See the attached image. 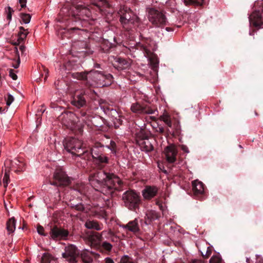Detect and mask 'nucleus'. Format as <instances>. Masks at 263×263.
Instances as JSON below:
<instances>
[{"label":"nucleus","instance_id":"obj_61","mask_svg":"<svg viewBox=\"0 0 263 263\" xmlns=\"http://www.w3.org/2000/svg\"><path fill=\"white\" fill-rule=\"evenodd\" d=\"M110 240H111L112 241H114V242L117 241V240H118L117 237L115 235H114V236H113L110 237Z\"/></svg>","mask_w":263,"mask_h":263},{"label":"nucleus","instance_id":"obj_63","mask_svg":"<svg viewBox=\"0 0 263 263\" xmlns=\"http://www.w3.org/2000/svg\"><path fill=\"white\" fill-rule=\"evenodd\" d=\"M6 109H8V107L3 108L2 107H0V112H4Z\"/></svg>","mask_w":263,"mask_h":263},{"label":"nucleus","instance_id":"obj_50","mask_svg":"<svg viewBox=\"0 0 263 263\" xmlns=\"http://www.w3.org/2000/svg\"><path fill=\"white\" fill-rule=\"evenodd\" d=\"M45 110V108H44V106H42L41 108L37 110V114H36L37 116H40L41 115Z\"/></svg>","mask_w":263,"mask_h":263},{"label":"nucleus","instance_id":"obj_62","mask_svg":"<svg viewBox=\"0 0 263 263\" xmlns=\"http://www.w3.org/2000/svg\"><path fill=\"white\" fill-rule=\"evenodd\" d=\"M20 50L22 51V52H23L25 50V47L24 45H21L20 46Z\"/></svg>","mask_w":263,"mask_h":263},{"label":"nucleus","instance_id":"obj_22","mask_svg":"<svg viewBox=\"0 0 263 263\" xmlns=\"http://www.w3.org/2000/svg\"><path fill=\"white\" fill-rule=\"evenodd\" d=\"M103 147L104 145L102 143L100 142H96L90 150H88L90 155L88 156V157H87L85 159H89L90 157H92V158H93L96 157H98V156L100 155H101L104 154Z\"/></svg>","mask_w":263,"mask_h":263},{"label":"nucleus","instance_id":"obj_40","mask_svg":"<svg viewBox=\"0 0 263 263\" xmlns=\"http://www.w3.org/2000/svg\"><path fill=\"white\" fill-rule=\"evenodd\" d=\"M41 72V76L43 77L44 75V80L46 81L48 77V69L45 66H42L41 68H40Z\"/></svg>","mask_w":263,"mask_h":263},{"label":"nucleus","instance_id":"obj_46","mask_svg":"<svg viewBox=\"0 0 263 263\" xmlns=\"http://www.w3.org/2000/svg\"><path fill=\"white\" fill-rule=\"evenodd\" d=\"M13 12V9L10 7H8L7 12V18L8 20H11L12 18V13Z\"/></svg>","mask_w":263,"mask_h":263},{"label":"nucleus","instance_id":"obj_2","mask_svg":"<svg viewBox=\"0 0 263 263\" xmlns=\"http://www.w3.org/2000/svg\"><path fill=\"white\" fill-rule=\"evenodd\" d=\"M89 180L92 186L98 190L101 189L105 195H112L115 191L122 190L123 182L112 173H107L103 169H98L91 174Z\"/></svg>","mask_w":263,"mask_h":263},{"label":"nucleus","instance_id":"obj_19","mask_svg":"<svg viewBox=\"0 0 263 263\" xmlns=\"http://www.w3.org/2000/svg\"><path fill=\"white\" fill-rule=\"evenodd\" d=\"M160 119L163 121L168 127L171 128V131H175L176 135L180 134V127L178 124L174 123L173 124L170 115L167 114H164L160 117Z\"/></svg>","mask_w":263,"mask_h":263},{"label":"nucleus","instance_id":"obj_52","mask_svg":"<svg viewBox=\"0 0 263 263\" xmlns=\"http://www.w3.org/2000/svg\"><path fill=\"white\" fill-rule=\"evenodd\" d=\"M180 147L181 149L185 153H188L189 152L188 147L185 145H180Z\"/></svg>","mask_w":263,"mask_h":263},{"label":"nucleus","instance_id":"obj_24","mask_svg":"<svg viewBox=\"0 0 263 263\" xmlns=\"http://www.w3.org/2000/svg\"><path fill=\"white\" fill-rule=\"evenodd\" d=\"M192 190L195 196L201 198L204 193V184L200 181L195 180L192 182Z\"/></svg>","mask_w":263,"mask_h":263},{"label":"nucleus","instance_id":"obj_15","mask_svg":"<svg viewBox=\"0 0 263 263\" xmlns=\"http://www.w3.org/2000/svg\"><path fill=\"white\" fill-rule=\"evenodd\" d=\"M163 152L168 163L172 164L176 161L178 150L175 145H168L165 147Z\"/></svg>","mask_w":263,"mask_h":263},{"label":"nucleus","instance_id":"obj_33","mask_svg":"<svg viewBox=\"0 0 263 263\" xmlns=\"http://www.w3.org/2000/svg\"><path fill=\"white\" fill-rule=\"evenodd\" d=\"M166 8L172 13H175L177 11L175 0H169L166 2Z\"/></svg>","mask_w":263,"mask_h":263},{"label":"nucleus","instance_id":"obj_42","mask_svg":"<svg viewBox=\"0 0 263 263\" xmlns=\"http://www.w3.org/2000/svg\"><path fill=\"white\" fill-rule=\"evenodd\" d=\"M5 99L6 101V105L7 106H9L14 100V97L9 93L7 94V97H5Z\"/></svg>","mask_w":263,"mask_h":263},{"label":"nucleus","instance_id":"obj_26","mask_svg":"<svg viewBox=\"0 0 263 263\" xmlns=\"http://www.w3.org/2000/svg\"><path fill=\"white\" fill-rule=\"evenodd\" d=\"M92 255L96 256H100L98 254L93 253L92 252L87 250H83L82 252L80 251V258H81L83 263H92L93 261Z\"/></svg>","mask_w":263,"mask_h":263},{"label":"nucleus","instance_id":"obj_28","mask_svg":"<svg viewBox=\"0 0 263 263\" xmlns=\"http://www.w3.org/2000/svg\"><path fill=\"white\" fill-rule=\"evenodd\" d=\"M151 136V134L146 132L144 129L140 128L135 134V139L137 144L140 142V141L145 140Z\"/></svg>","mask_w":263,"mask_h":263},{"label":"nucleus","instance_id":"obj_36","mask_svg":"<svg viewBox=\"0 0 263 263\" xmlns=\"http://www.w3.org/2000/svg\"><path fill=\"white\" fill-rule=\"evenodd\" d=\"M209 263H223V261L220 254L218 253L211 258Z\"/></svg>","mask_w":263,"mask_h":263},{"label":"nucleus","instance_id":"obj_41","mask_svg":"<svg viewBox=\"0 0 263 263\" xmlns=\"http://www.w3.org/2000/svg\"><path fill=\"white\" fill-rule=\"evenodd\" d=\"M93 5L98 7H101L106 4V0H91Z\"/></svg>","mask_w":263,"mask_h":263},{"label":"nucleus","instance_id":"obj_3","mask_svg":"<svg viewBox=\"0 0 263 263\" xmlns=\"http://www.w3.org/2000/svg\"><path fill=\"white\" fill-rule=\"evenodd\" d=\"M72 76L74 79L82 81L83 84L88 88L92 85V82L100 87L109 86L114 82V77L111 74L98 70L74 72Z\"/></svg>","mask_w":263,"mask_h":263},{"label":"nucleus","instance_id":"obj_9","mask_svg":"<svg viewBox=\"0 0 263 263\" xmlns=\"http://www.w3.org/2000/svg\"><path fill=\"white\" fill-rule=\"evenodd\" d=\"M62 256L69 263H77L80 258V250L75 245L69 244L65 247Z\"/></svg>","mask_w":263,"mask_h":263},{"label":"nucleus","instance_id":"obj_59","mask_svg":"<svg viewBox=\"0 0 263 263\" xmlns=\"http://www.w3.org/2000/svg\"><path fill=\"white\" fill-rule=\"evenodd\" d=\"M112 47L111 44L110 43L109 44L108 48L107 49H104L102 47V49L104 50V52H107L109 51V49Z\"/></svg>","mask_w":263,"mask_h":263},{"label":"nucleus","instance_id":"obj_12","mask_svg":"<svg viewBox=\"0 0 263 263\" xmlns=\"http://www.w3.org/2000/svg\"><path fill=\"white\" fill-rule=\"evenodd\" d=\"M49 235L51 239L55 241L66 240L69 235V232L62 227L54 225L50 227Z\"/></svg>","mask_w":263,"mask_h":263},{"label":"nucleus","instance_id":"obj_45","mask_svg":"<svg viewBox=\"0 0 263 263\" xmlns=\"http://www.w3.org/2000/svg\"><path fill=\"white\" fill-rule=\"evenodd\" d=\"M108 148H109L114 153H116V144L114 141H111L110 145L108 146Z\"/></svg>","mask_w":263,"mask_h":263},{"label":"nucleus","instance_id":"obj_31","mask_svg":"<svg viewBox=\"0 0 263 263\" xmlns=\"http://www.w3.org/2000/svg\"><path fill=\"white\" fill-rule=\"evenodd\" d=\"M41 263H57V261L51 255L44 253L41 257Z\"/></svg>","mask_w":263,"mask_h":263},{"label":"nucleus","instance_id":"obj_39","mask_svg":"<svg viewBox=\"0 0 263 263\" xmlns=\"http://www.w3.org/2000/svg\"><path fill=\"white\" fill-rule=\"evenodd\" d=\"M21 18L22 21L25 23L28 24L30 22L31 20V15L29 14L22 13L20 14Z\"/></svg>","mask_w":263,"mask_h":263},{"label":"nucleus","instance_id":"obj_6","mask_svg":"<svg viewBox=\"0 0 263 263\" xmlns=\"http://www.w3.org/2000/svg\"><path fill=\"white\" fill-rule=\"evenodd\" d=\"M124 206L128 210L136 212L141 203L140 193L133 190L125 192L122 196Z\"/></svg>","mask_w":263,"mask_h":263},{"label":"nucleus","instance_id":"obj_5","mask_svg":"<svg viewBox=\"0 0 263 263\" xmlns=\"http://www.w3.org/2000/svg\"><path fill=\"white\" fill-rule=\"evenodd\" d=\"M149 21L155 27L163 28L168 24L165 12L155 7L146 9Z\"/></svg>","mask_w":263,"mask_h":263},{"label":"nucleus","instance_id":"obj_25","mask_svg":"<svg viewBox=\"0 0 263 263\" xmlns=\"http://www.w3.org/2000/svg\"><path fill=\"white\" fill-rule=\"evenodd\" d=\"M158 189L156 186H146L142 191V195L146 199H151L156 196Z\"/></svg>","mask_w":263,"mask_h":263},{"label":"nucleus","instance_id":"obj_43","mask_svg":"<svg viewBox=\"0 0 263 263\" xmlns=\"http://www.w3.org/2000/svg\"><path fill=\"white\" fill-rule=\"evenodd\" d=\"M119 263H133L130 258L127 256L122 257Z\"/></svg>","mask_w":263,"mask_h":263},{"label":"nucleus","instance_id":"obj_58","mask_svg":"<svg viewBox=\"0 0 263 263\" xmlns=\"http://www.w3.org/2000/svg\"><path fill=\"white\" fill-rule=\"evenodd\" d=\"M191 263H205L204 261L202 260H193Z\"/></svg>","mask_w":263,"mask_h":263},{"label":"nucleus","instance_id":"obj_7","mask_svg":"<svg viewBox=\"0 0 263 263\" xmlns=\"http://www.w3.org/2000/svg\"><path fill=\"white\" fill-rule=\"evenodd\" d=\"M120 22L127 31L130 30L135 23L139 22V18L127 7H123L118 12Z\"/></svg>","mask_w":263,"mask_h":263},{"label":"nucleus","instance_id":"obj_10","mask_svg":"<svg viewBox=\"0 0 263 263\" xmlns=\"http://www.w3.org/2000/svg\"><path fill=\"white\" fill-rule=\"evenodd\" d=\"M250 25L256 29L263 28V6L254 10L249 16Z\"/></svg>","mask_w":263,"mask_h":263},{"label":"nucleus","instance_id":"obj_53","mask_svg":"<svg viewBox=\"0 0 263 263\" xmlns=\"http://www.w3.org/2000/svg\"><path fill=\"white\" fill-rule=\"evenodd\" d=\"M28 33V32H18V35H20V36L22 37L24 39H25Z\"/></svg>","mask_w":263,"mask_h":263},{"label":"nucleus","instance_id":"obj_49","mask_svg":"<svg viewBox=\"0 0 263 263\" xmlns=\"http://www.w3.org/2000/svg\"><path fill=\"white\" fill-rule=\"evenodd\" d=\"M9 181V175L5 173L3 178V183H8Z\"/></svg>","mask_w":263,"mask_h":263},{"label":"nucleus","instance_id":"obj_4","mask_svg":"<svg viewBox=\"0 0 263 263\" xmlns=\"http://www.w3.org/2000/svg\"><path fill=\"white\" fill-rule=\"evenodd\" d=\"M65 149L72 155L85 159L90 155L88 149L79 139L74 137H68L63 142Z\"/></svg>","mask_w":263,"mask_h":263},{"label":"nucleus","instance_id":"obj_47","mask_svg":"<svg viewBox=\"0 0 263 263\" xmlns=\"http://www.w3.org/2000/svg\"><path fill=\"white\" fill-rule=\"evenodd\" d=\"M44 228L42 226H41V225L38 224L37 226V231L38 233L41 235L47 236V234L44 233Z\"/></svg>","mask_w":263,"mask_h":263},{"label":"nucleus","instance_id":"obj_38","mask_svg":"<svg viewBox=\"0 0 263 263\" xmlns=\"http://www.w3.org/2000/svg\"><path fill=\"white\" fill-rule=\"evenodd\" d=\"M14 163H15V164L17 166V167H18L17 169H16V170L14 171L16 173H20L23 171V167L24 166L23 163H21L19 160H17L16 162H13L12 164V167H14V164H13Z\"/></svg>","mask_w":263,"mask_h":263},{"label":"nucleus","instance_id":"obj_55","mask_svg":"<svg viewBox=\"0 0 263 263\" xmlns=\"http://www.w3.org/2000/svg\"><path fill=\"white\" fill-rule=\"evenodd\" d=\"M105 263H115L114 260L110 257H106L105 258Z\"/></svg>","mask_w":263,"mask_h":263},{"label":"nucleus","instance_id":"obj_27","mask_svg":"<svg viewBox=\"0 0 263 263\" xmlns=\"http://www.w3.org/2000/svg\"><path fill=\"white\" fill-rule=\"evenodd\" d=\"M85 226L88 229H94L99 231L102 229L103 224L99 223L97 220H87L85 223Z\"/></svg>","mask_w":263,"mask_h":263},{"label":"nucleus","instance_id":"obj_34","mask_svg":"<svg viewBox=\"0 0 263 263\" xmlns=\"http://www.w3.org/2000/svg\"><path fill=\"white\" fill-rule=\"evenodd\" d=\"M157 132L164 136L168 135L172 133L173 135H176L175 133V131H171L168 128H167V130H165L164 127H163L161 126H158L157 129Z\"/></svg>","mask_w":263,"mask_h":263},{"label":"nucleus","instance_id":"obj_11","mask_svg":"<svg viewBox=\"0 0 263 263\" xmlns=\"http://www.w3.org/2000/svg\"><path fill=\"white\" fill-rule=\"evenodd\" d=\"M105 233L103 231L101 234L96 232L91 231L86 233L85 239L88 245L91 248L97 249L102 240V235Z\"/></svg>","mask_w":263,"mask_h":263},{"label":"nucleus","instance_id":"obj_44","mask_svg":"<svg viewBox=\"0 0 263 263\" xmlns=\"http://www.w3.org/2000/svg\"><path fill=\"white\" fill-rule=\"evenodd\" d=\"M212 252V248L210 247H208L207 248L205 254H203L202 253V256L203 258H204L205 259L208 258L211 255Z\"/></svg>","mask_w":263,"mask_h":263},{"label":"nucleus","instance_id":"obj_56","mask_svg":"<svg viewBox=\"0 0 263 263\" xmlns=\"http://www.w3.org/2000/svg\"><path fill=\"white\" fill-rule=\"evenodd\" d=\"M25 39L23 38L22 37L18 35V39L17 42H18V44H21L23 43Z\"/></svg>","mask_w":263,"mask_h":263},{"label":"nucleus","instance_id":"obj_35","mask_svg":"<svg viewBox=\"0 0 263 263\" xmlns=\"http://www.w3.org/2000/svg\"><path fill=\"white\" fill-rule=\"evenodd\" d=\"M184 3L187 5H196L201 6L204 4V0H184Z\"/></svg>","mask_w":263,"mask_h":263},{"label":"nucleus","instance_id":"obj_57","mask_svg":"<svg viewBox=\"0 0 263 263\" xmlns=\"http://www.w3.org/2000/svg\"><path fill=\"white\" fill-rule=\"evenodd\" d=\"M85 108H82L80 110V114L81 117H85L86 115V111L84 109Z\"/></svg>","mask_w":263,"mask_h":263},{"label":"nucleus","instance_id":"obj_32","mask_svg":"<svg viewBox=\"0 0 263 263\" xmlns=\"http://www.w3.org/2000/svg\"><path fill=\"white\" fill-rule=\"evenodd\" d=\"M112 248V246L109 242L107 241H104L101 244V242L100 244V247L97 248V250H100L101 252H103L104 251H106L107 252H110Z\"/></svg>","mask_w":263,"mask_h":263},{"label":"nucleus","instance_id":"obj_64","mask_svg":"<svg viewBox=\"0 0 263 263\" xmlns=\"http://www.w3.org/2000/svg\"><path fill=\"white\" fill-rule=\"evenodd\" d=\"M20 32H26V30L24 29V28L23 27H20Z\"/></svg>","mask_w":263,"mask_h":263},{"label":"nucleus","instance_id":"obj_51","mask_svg":"<svg viewBox=\"0 0 263 263\" xmlns=\"http://www.w3.org/2000/svg\"><path fill=\"white\" fill-rule=\"evenodd\" d=\"M20 58L18 57L16 62H15V63L12 64V66L14 68H17L20 66Z\"/></svg>","mask_w":263,"mask_h":263},{"label":"nucleus","instance_id":"obj_29","mask_svg":"<svg viewBox=\"0 0 263 263\" xmlns=\"http://www.w3.org/2000/svg\"><path fill=\"white\" fill-rule=\"evenodd\" d=\"M160 216L158 213L155 211H147L146 214V221L145 223L149 224L151 222L159 218Z\"/></svg>","mask_w":263,"mask_h":263},{"label":"nucleus","instance_id":"obj_60","mask_svg":"<svg viewBox=\"0 0 263 263\" xmlns=\"http://www.w3.org/2000/svg\"><path fill=\"white\" fill-rule=\"evenodd\" d=\"M108 235H109V237L115 235L114 232L112 231L111 230H109V231L108 232Z\"/></svg>","mask_w":263,"mask_h":263},{"label":"nucleus","instance_id":"obj_30","mask_svg":"<svg viewBox=\"0 0 263 263\" xmlns=\"http://www.w3.org/2000/svg\"><path fill=\"white\" fill-rule=\"evenodd\" d=\"M7 230L9 233H13L15 229V219L14 217H11L7 221Z\"/></svg>","mask_w":263,"mask_h":263},{"label":"nucleus","instance_id":"obj_18","mask_svg":"<svg viewBox=\"0 0 263 263\" xmlns=\"http://www.w3.org/2000/svg\"><path fill=\"white\" fill-rule=\"evenodd\" d=\"M74 116L71 112H64L59 117V119L63 125L69 128L73 124Z\"/></svg>","mask_w":263,"mask_h":263},{"label":"nucleus","instance_id":"obj_14","mask_svg":"<svg viewBox=\"0 0 263 263\" xmlns=\"http://www.w3.org/2000/svg\"><path fill=\"white\" fill-rule=\"evenodd\" d=\"M132 61L130 59L121 57H116L112 63L113 66L118 70L129 69L131 67Z\"/></svg>","mask_w":263,"mask_h":263},{"label":"nucleus","instance_id":"obj_54","mask_svg":"<svg viewBox=\"0 0 263 263\" xmlns=\"http://www.w3.org/2000/svg\"><path fill=\"white\" fill-rule=\"evenodd\" d=\"M18 1L22 8L26 7V0H18Z\"/></svg>","mask_w":263,"mask_h":263},{"label":"nucleus","instance_id":"obj_23","mask_svg":"<svg viewBox=\"0 0 263 263\" xmlns=\"http://www.w3.org/2000/svg\"><path fill=\"white\" fill-rule=\"evenodd\" d=\"M94 164L97 169H103L109 163V158L104 154L93 158Z\"/></svg>","mask_w":263,"mask_h":263},{"label":"nucleus","instance_id":"obj_13","mask_svg":"<svg viewBox=\"0 0 263 263\" xmlns=\"http://www.w3.org/2000/svg\"><path fill=\"white\" fill-rule=\"evenodd\" d=\"M87 95L85 91L77 92L71 101V104L77 108H85L87 106Z\"/></svg>","mask_w":263,"mask_h":263},{"label":"nucleus","instance_id":"obj_8","mask_svg":"<svg viewBox=\"0 0 263 263\" xmlns=\"http://www.w3.org/2000/svg\"><path fill=\"white\" fill-rule=\"evenodd\" d=\"M50 184L58 187H64L71 183V179L61 168H57L53 177L49 181Z\"/></svg>","mask_w":263,"mask_h":263},{"label":"nucleus","instance_id":"obj_48","mask_svg":"<svg viewBox=\"0 0 263 263\" xmlns=\"http://www.w3.org/2000/svg\"><path fill=\"white\" fill-rule=\"evenodd\" d=\"M9 76L14 80H16L17 79V75L14 73L13 69H9Z\"/></svg>","mask_w":263,"mask_h":263},{"label":"nucleus","instance_id":"obj_21","mask_svg":"<svg viewBox=\"0 0 263 263\" xmlns=\"http://www.w3.org/2000/svg\"><path fill=\"white\" fill-rule=\"evenodd\" d=\"M122 227L123 229L132 232L135 234H139L140 232L139 220L137 218L129 221L126 224L122 225Z\"/></svg>","mask_w":263,"mask_h":263},{"label":"nucleus","instance_id":"obj_37","mask_svg":"<svg viewBox=\"0 0 263 263\" xmlns=\"http://www.w3.org/2000/svg\"><path fill=\"white\" fill-rule=\"evenodd\" d=\"M70 208L71 209L76 210L79 212H83L85 210V207L84 205L80 203L77 204H70Z\"/></svg>","mask_w":263,"mask_h":263},{"label":"nucleus","instance_id":"obj_16","mask_svg":"<svg viewBox=\"0 0 263 263\" xmlns=\"http://www.w3.org/2000/svg\"><path fill=\"white\" fill-rule=\"evenodd\" d=\"M72 48L78 52L83 53L84 55H89L92 51L89 48V45L86 41H78L72 44Z\"/></svg>","mask_w":263,"mask_h":263},{"label":"nucleus","instance_id":"obj_1","mask_svg":"<svg viewBox=\"0 0 263 263\" xmlns=\"http://www.w3.org/2000/svg\"><path fill=\"white\" fill-rule=\"evenodd\" d=\"M59 21L63 22L66 20H70L72 21L74 27L67 29L64 28L60 32L62 36L69 37L68 35L76 30H81V27L85 26L86 21L91 16L90 10L87 7L82 5L77 7H71L67 4L64 6L60 10Z\"/></svg>","mask_w":263,"mask_h":263},{"label":"nucleus","instance_id":"obj_20","mask_svg":"<svg viewBox=\"0 0 263 263\" xmlns=\"http://www.w3.org/2000/svg\"><path fill=\"white\" fill-rule=\"evenodd\" d=\"M154 138H151V136L145 140H141L137 144L140 147L141 149L146 152H150L154 150L153 143L155 142Z\"/></svg>","mask_w":263,"mask_h":263},{"label":"nucleus","instance_id":"obj_17","mask_svg":"<svg viewBox=\"0 0 263 263\" xmlns=\"http://www.w3.org/2000/svg\"><path fill=\"white\" fill-rule=\"evenodd\" d=\"M130 108L133 112L138 114H153L155 112V110L154 109L146 106L142 105L139 103L133 104Z\"/></svg>","mask_w":263,"mask_h":263}]
</instances>
